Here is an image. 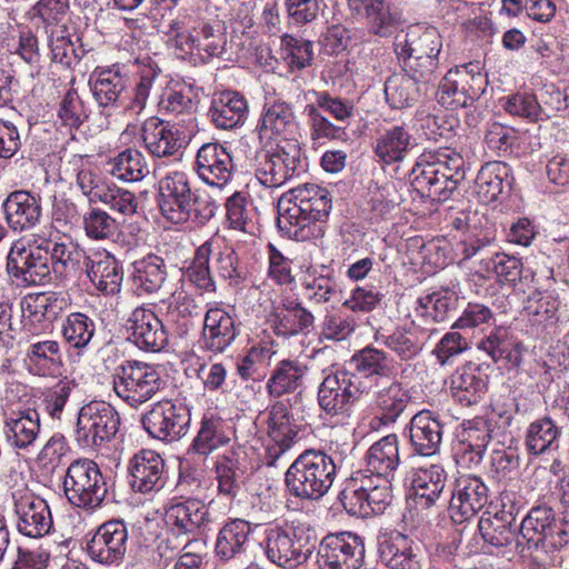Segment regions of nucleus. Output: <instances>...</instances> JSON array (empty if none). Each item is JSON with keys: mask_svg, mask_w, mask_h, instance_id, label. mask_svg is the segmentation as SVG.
Instances as JSON below:
<instances>
[{"mask_svg": "<svg viewBox=\"0 0 569 569\" xmlns=\"http://www.w3.org/2000/svg\"><path fill=\"white\" fill-rule=\"evenodd\" d=\"M108 164L113 177L127 182L140 181L149 173L144 156L133 148L119 152Z\"/></svg>", "mask_w": 569, "mask_h": 569, "instance_id": "nucleus-53", "label": "nucleus"}, {"mask_svg": "<svg viewBox=\"0 0 569 569\" xmlns=\"http://www.w3.org/2000/svg\"><path fill=\"white\" fill-rule=\"evenodd\" d=\"M261 545L272 563L293 569L310 558L316 549V539L302 528L273 527L266 530Z\"/></svg>", "mask_w": 569, "mask_h": 569, "instance_id": "nucleus-9", "label": "nucleus"}, {"mask_svg": "<svg viewBox=\"0 0 569 569\" xmlns=\"http://www.w3.org/2000/svg\"><path fill=\"white\" fill-rule=\"evenodd\" d=\"M248 102L237 91H223L213 98L208 117L217 129L230 130L241 126L248 117Z\"/></svg>", "mask_w": 569, "mask_h": 569, "instance_id": "nucleus-38", "label": "nucleus"}, {"mask_svg": "<svg viewBox=\"0 0 569 569\" xmlns=\"http://www.w3.org/2000/svg\"><path fill=\"white\" fill-rule=\"evenodd\" d=\"M487 389V376L473 363L458 368L450 380L451 395L463 407L480 402Z\"/></svg>", "mask_w": 569, "mask_h": 569, "instance_id": "nucleus-36", "label": "nucleus"}, {"mask_svg": "<svg viewBox=\"0 0 569 569\" xmlns=\"http://www.w3.org/2000/svg\"><path fill=\"white\" fill-rule=\"evenodd\" d=\"M119 426L120 416L110 403L91 401L79 410L76 441L82 449H93L113 438Z\"/></svg>", "mask_w": 569, "mask_h": 569, "instance_id": "nucleus-11", "label": "nucleus"}, {"mask_svg": "<svg viewBox=\"0 0 569 569\" xmlns=\"http://www.w3.org/2000/svg\"><path fill=\"white\" fill-rule=\"evenodd\" d=\"M234 170L232 156L222 144L208 142L198 149L194 171L206 184L222 189L231 181Z\"/></svg>", "mask_w": 569, "mask_h": 569, "instance_id": "nucleus-22", "label": "nucleus"}, {"mask_svg": "<svg viewBox=\"0 0 569 569\" xmlns=\"http://www.w3.org/2000/svg\"><path fill=\"white\" fill-rule=\"evenodd\" d=\"M62 485L67 500L86 510L101 507L108 495L107 482L98 463L87 458L76 459L68 466Z\"/></svg>", "mask_w": 569, "mask_h": 569, "instance_id": "nucleus-8", "label": "nucleus"}, {"mask_svg": "<svg viewBox=\"0 0 569 569\" xmlns=\"http://www.w3.org/2000/svg\"><path fill=\"white\" fill-rule=\"evenodd\" d=\"M129 485L136 492H157L164 487V460L156 451L142 449L128 465Z\"/></svg>", "mask_w": 569, "mask_h": 569, "instance_id": "nucleus-27", "label": "nucleus"}, {"mask_svg": "<svg viewBox=\"0 0 569 569\" xmlns=\"http://www.w3.org/2000/svg\"><path fill=\"white\" fill-rule=\"evenodd\" d=\"M489 489L480 477L465 476L450 491L449 512L455 522L462 523L475 517L487 505Z\"/></svg>", "mask_w": 569, "mask_h": 569, "instance_id": "nucleus-24", "label": "nucleus"}, {"mask_svg": "<svg viewBox=\"0 0 569 569\" xmlns=\"http://www.w3.org/2000/svg\"><path fill=\"white\" fill-rule=\"evenodd\" d=\"M478 529L485 542L496 548L510 546L519 532V526L505 523V521L483 512L478 521Z\"/></svg>", "mask_w": 569, "mask_h": 569, "instance_id": "nucleus-57", "label": "nucleus"}, {"mask_svg": "<svg viewBox=\"0 0 569 569\" xmlns=\"http://www.w3.org/2000/svg\"><path fill=\"white\" fill-rule=\"evenodd\" d=\"M463 164V158L450 149L423 152L410 171V183L422 197L447 201L465 179Z\"/></svg>", "mask_w": 569, "mask_h": 569, "instance_id": "nucleus-2", "label": "nucleus"}, {"mask_svg": "<svg viewBox=\"0 0 569 569\" xmlns=\"http://www.w3.org/2000/svg\"><path fill=\"white\" fill-rule=\"evenodd\" d=\"M363 557L362 539L348 531L326 536L318 549V563L321 569H359Z\"/></svg>", "mask_w": 569, "mask_h": 569, "instance_id": "nucleus-17", "label": "nucleus"}, {"mask_svg": "<svg viewBox=\"0 0 569 569\" xmlns=\"http://www.w3.org/2000/svg\"><path fill=\"white\" fill-rule=\"evenodd\" d=\"M66 306V298L56 292L31 295L22 302V309L38 321L56 319Z\"/></svg>", "mask_w": 569, "mask_h": 569, "instance_id": "nucleus-58", "label": "nucleus"}, {"mask_svg": "<svg viewBox=\"0 0 569 569\" xmlns=\"http://www.w3.org/2000/svg\"><path fill=\"white\" fill-rule=\"evenodd\" d=\"M26 361L34 375L41 377L57 375L63 366L60 343L50 339H31L26 351Z\"/></svg>", "mask_w": 569, "mask_h": 569, "instance_id": "nucleus-41", "label": "nucleus"}, {"mask_svg": "<svg viewBox=\"0 0 569 569\" xmlns=\"http://www.w3.org/2000/svg\"><path fill=\"white\" fill-rule=\"evenodd\" d=\"M300 428L292 420L291 413L283 401H276L269 409L268 437L264 463L278 467L279 461L295 443Z\"/></svg>", "mask_w": 569, "mask_h": 569, "instance_id": "nucleus-18", "label": "nucleus"}, {"mask_svg": "<svg viewBox=\"0 0 569 569\" xmlns=\"http://www.w3.org/2000/svg\"><path fill=\"white\" fill-rule=\"evenodd\" d=\"M7 270L23 286H43L50 282L52 267L49 243L43 247L16 241L8 254Z\"/></svg>", "mask_w": 569, "mask_h": 569, "instance_id": "nucleus-13", "label": "nucleus"}, {"mask_svg": "<svg viewBox=\"0 0 569 569\" xmlns=\"http://www.w3.org/2000/svg\"><path fill=\"white\" fill-rule=\"evenodd\" d=\"M86 273L96 288L104 295L113 296L121 290L123 268L113 254L98 250L84 257Z\"/></svg>", "mask_w": 569, "mask_h": 569, "instance_id": "nucleus-29", "label": "nucleus"}, {"mask_svg": "<svg viewBox=\"0 0 569 569\" xmlns=\"http://www.w3.org/2000/svg\"><path fill=\"white\" fill-rule=\"evenodd\" d=\"M243 456L244 451L241 446H232L223 453L217 456L214 472L220 495L228 498L236 497L239 491L238 481L242 473L240 465Z\"/></svg>", "mask_w": 569, "mask_h": 569, "instance_id": "nucleus-48", "label": "nucleus"}, {"mask_svg": "<svg viewBox=\"0 0 569 569\" xmlns=\"http://www.w3.org/2000/svg\"><path fill=\"white\" fill-rule=\"evenodd\" d=\"M141 421L144 430L152 438L174 442L188 433L191 413L183 403L162 400L153 403L142 416Z\"/></svg>", "mask_w": 569, "mask_h": 569, "instance_id": "nucleus-16", "label": "nucleus"}, {"mask_svg": "<svg viewBox=\"0 0 569 569\" xmlns=\"http://www.w3.org/2000/svg\"><path fill=\"white\" fill-rule=\"evenodd\" d=\"M130 340L141 350L158 352L168 343V332L162 321L146 307H137L130 313L127 323Z\"/></svg>", "mask_w": 569, "mask_h": 569, "instance_id": "nucleus-25", "label": "nucleus"}, {"mask_svg": "<svg viewBox=\"0 0 569 569\" xmlns=\"http://www.w3.org/2000/svg\"><path fill=\"white\" fill-rule=\"evenodd\" d=\"M379 559L390 569H420V560L400 532L382 537L378 542Z\"/></svg>", "mask_w": 569, "mask_h": 569, "instance_id": "nucleus-44", "label": "nucleus"}, {"mask_svg": "<svg viewBox=\"0 0 569 569\" xmlns=\"http://www.w3.org/2000/svg\"><path fill=\"white\" fill-rule=\"evenodd\" d=\"M298 130L297 117L292 106L286 101L277 100L266 103L256 126V133L262 146L273 141L283 140L284 143L296 141L291 139Z\"/></svg>", "mask_w": 569, "mask_h": 569, "instance_id": "nucleus-21", "label": "nucleus"}, {"mask_svg": "<svg viewBox=\"0 0 569 569\" xmlns=\"http://www.w3.org/2000/svg\"><path fill=\"white\" fill-rule=\"evenodd\" d=\"M213 266L217 274L231 287H240L247 279V268L239 261L237 251L231 247L221 248L214 241Z\"/></svg>", "mask_w": 569, "mask_h": 569, "instance_id": "nucleus-56", "label": "nucleus"}, {"mask_svg": "<svg viewBox=\"0 0 569 569\" xmlns=\"http://www.w3.org/2000/svg\"><path fill=\"white\" fill-rule=\"evenodd\" d=\"M193 193L189 176L172 171L160 180L159 208L163 218L172 223L189 221L190 197Z\"/></svg>", "mask_w": 569, "mask_h": 569, "instance_id": "nucleus-19", "label": "nucleus"}, {"mask_svg": "<svg viewBox=\"0 0 569 569\" xmlns=\"http://www.w3.org/2000/svg\"><path fill=\"white\" fill-rule=\"evenodd\" d=\"M281 58L291 70H302L311 66L313 44L311 41L290 34L281 37Z\"/></svg>", "mask_w": 569, "mask_h": 569, "instance_id": "nucleus-60", "label": "nucleus"}, {"mask_svg": "<svg viewBox=\"0 0 569 569\" xmlns=\"http://www.w3.org/2000/svg\"><path fill=\"white\" fill-rule=\"evenodd\" d=\"M251 533V526L242 519L228 521L219 531L216 555L221 560H230L244 552Z\"/></svg>", "mask_w": 569, "mask_h": 569, "instance_id": "nucleus-51", "label": "nucleus"}, {"mask_svg": "<svg viewBox=\"0 0 569 569\" xmlns=\"http://www.w3.org/2000/svg\"><path fill=\"white\" fill-rule=\"evenodd\" d=\"M418 302L422 315H430L436 322H441L458 309L459 297L446 288L419 298Z\"/></svg>", "mask_w": 569, "mask_h": 569, "instance_id": "nucleus-59", "label": "nucleus"}, {"mask_svg": "<svg viewBox=\"0 0 569 569\" xmlns=\"http://www.w3.org/2000/svg\"><path fill=\"white\" fill-rule=\"evenodd\" d=\"M479 271L493 273L499 283L516 287L517 282L522 280L523 267L519 258L496 252L489 259L481 260Z\"/></svg>", "mask_w": 569, "mask_h": 569, "instance_id": "nucleus-55", "label": "nucleus"}, {"mask_svg": "<svg viewBox=\"0 0 569 569\" xmlns=\"http://www.w3.org/2000/svg\"><path fill=\"white\" fill-rule=\"evenodd\" d=\"M448 475L441 465L432 463L413 470L411 478L412 498L417 506L429 509L445 505Z\"/></svg>", "mask_w": 569, "mask_h": 569, "instance_id": "nucleus-26", "label": "nucleus"}, {"mask_svg": "<svg viewBox=\"0 0 569 569\" xmlns=\"http://www.w3.org/2000/svg\"><path fill=\"white\" fill-rule=\"evenodd\" d=\"M475 183L479 199L486 203L493 202L506 187H511V169L502 161L487 162L479 170Z\"/></svg>", "mask_w": 569, "mask_h": 569, "instance_id": "nucleus-43", "label": "nucleus"}, {"mask_svg": "<svg viewBox=\"0 0 569 569\" xmlns=\"http://www.w3.org/2000/svg\"><path fill=\"white\" fill-rule=\"evenodd\" d=\"M96 331L94 322L82 312L70 313L62 326L66 342L74 349H83L91 341Z\"/></svg>", "mask_w": 569, "mask_h": 569, "instance_id": "nucleus-61", "label": "nucleus"}, {"mask_svg": "<svg viewBox=\"0 0 569 569\" xmlns=\"http://www.w3.org/2000/svg\"><path fill=\"white\" fill-rule=\"evenodd\" d=\"M368 391V383L350 370L330 371L319 386L318 403L331 417H347L353 403Z\"/></svg>", "mask_w": 569, "mask_h": 569, "instance_id": "nucleus-10", "label": "nucleus"}, {"mask_svg": "<svg viewBox=\"0 0 569 569\" xmlns=\"http://www.w3.org/2000/svg\"><path fill=\"white\" fill-rule=\"evenodd\" d=\"M212 253H214V240L209 239L197 248L191 262L184 270V277L189 283L202 293L217 291V283L210 269Z\"/></svg>", "mask_w": 569, "mask_h": 569, "instance_id": "nucleus-49", "label": "nucleus"}, {"mask_svg": "<svg viewBox=\"0 0 569 569\" xmlns=\"http://www.w3.org/2000/svg\"><path fill=\"white\" fill-rule=\"evenodd\" d=\"M3 432L14 450L29 451L40 437V415L36 409L12 411L4 419Z\"/></svg>", "mask_w": 569, "mask_h": 569, "instance_id": "nucleus-34", "label": "nucleus"}, {"mask_svg": "<svg viewBox=\"0 0 569 569\" xmlns=\"http://www.w3.org/2000/svg\"><path fill=\"white\" fill-rule=\"evenodd\" d=\"M416 146L409 127L395 124L377 133L372 150L380 163L389 166L403 161Z\"/></svg>", "mask_w": 569, "mask_h": 569, "instance_id": "nucleus-33", "label": "nucleus"}, {"mask_svg": "<svg viewBox=\"0 0 569 569\" xmlns=\"http://www.w3.org/2000/svg\"><path fill=\"white\" fill-rule=\"evenodd\" d=\"M163 386L159 371L147 362L126 360L112 372L114 393L134 409L151 400Z\"/></svg>", "mask_w": 569, "mask_h": 569, "instance_id": "nucleus-7", "label": "nucleus"}, {"mask_svg": "<svg viewBox=\"0 0 569 569\" xmlns=\"http://www.w3.org/2000/svg\"><path fill=\"white\" fill-rule=\"evenodd\" d=\"M128 529L122 520H109L98 527L87 541L90 558L102 565L122 560L127 550Z\"/></svg>", "mask_w": 569, "mask_h": 569, "instance_id": "nucleus-23", "label": "nucleus"}, {"mask_svg": "<svg viewBox=\"0 0 569 569\" xmlns=\"http://www.w3.org/2000/svg\"><path fill=\"white\" fill-rule=\"evenodd\" d=\"M349 366L351 375L358 376L360 381H366L370 387L371 378H390L393 375V360L385 351L372 347H366L356 352Z\"/></svg>", "mask_w": 569, "mask_h": 569, "instance_id": "nucleus-42", "label": "nucleus"}, {"mask_svg": "<svg viewBox=\"0 0 569 569\" xmlns=\"http://www.w3.org/2000/svg\"><path fill=\"white\" fill-rule=\"evenodd\" d=\"M141 137L148 152L156 158L171 157L183 144L182 132L176 126L157 117L143 122Z\"/></svg>", "mask_w": 569, "mask_h": 569, "instance_id": "nucleus-30", "label": "nucleus"}, {"mask_svg": "<svg viewBox=\"0 0 569 569\" xmlns=\"http://www.w3.org/2000/svg\"><path fill=\"white\" fill-rule=\"evenodd\" d=\"M409 391L398 381L380 386L375 392V405L385 425L393 423L409 406Z\"/></svg>", "mask_w": 569, "mask_h": 569, "instance_id": "nucleus-52", "label": "nucleus"}, {"mask_svg": "<svg viewBox=\"0 0 569 569\" xmlns=\"http://www.w3.org/2000/svg\"><path fill=\"white\" fill-rule=\"evenodd\" d=\"M368 476L393 478L400 465L399 441L395 433L388 435L373 445L366 452Z\"/></svg>", "mask_w": 569, "mask_h": 569, "instance_id": "nucleus-40", "label": "nucleus"}, {"mask_svg": "<svg viewBox=\"0 0 569 569\" xmlns=\"http://www.w3.org/2000/svg\"><path fill=\"white\" fill-rule=\"evenodd\" d=\"M529 548L553 552L569 542V531L558 525L553 509L547 505L532 507L519 526Z\"/></svg>", "mask_w": 569, "mask_h": 569, "instance_id": "nucleus-12", "label": "nucleus"}, {"mask_svg": "<svg viewBox=\"0 0 569 569\" xmlns=\"http://www.w3.org/2000/svg\"><path fill=\"white\" fill-rule=\"evenodd\" d=\"M301 167V148L298 141L278 144L272 151L257 157L254 176L266 188H279L298 174Z\"/></svg>", "mask_w": 569, "mask_h": 569, "instance_id": "nucleus-15", "label": "nucleus"}, {"mask_svg": "<svg viewBox=\"0 0 569 569\" xmlns=\"http://www.w3.org/2000/svg\"><path fill=\"white\" fill-rule=\"evenodd\" d=\"M231 438L226 431L222 419L217 417H203L200 428L193 438L188 455L208 457L213 451L230 443Z\"/></svg>", "mask_w": 569, "mask_h": 569, "instance_id": "nucleus-46", "label": "nucleus"}, {"mask_svg": "<svg viewBox=\"0 0 569 569\" xmlns=\"http://www.w3.org/2000/svg\"><path fill=\"white\" fill-rule=\"evenodd\" d=\"M433 82L405 71L392 74L385 83L386 101L392 109L408 108L416 103Z\"/></svg>", "mask_w": 569, "mask_h": 569, "instance_id": "nucleus-39", "label": "nucleus"}, {"mask_svg": "<svg viewBox=\"0 0 569 569\" xmlns=\"http://www.w3.org/2000/svg\"><path fill=\"white\" fill-rule=\"evenodd\" d=\"M337 476L333 459L320 450H305L284 475L288 492L306 501H318L332 487Z\"/></svg>", "mask_w": 569, "mask_h": 569, "instance_id": "nucleus-5", "label": "nucleus"}, {"mask_svg": "<svg viewBox=\"0 0 569 569\" xmlns=\"http://www.w3.org/2000/svg\"><path fill=\"white\" fill-rule=\"evenodd\" d=\"M503 108L508 113L532 122L550 118V114L545 112V109L532 93L518 92L512 94L506 99Z\"/></svg>", "mask_w": 569, "mask_h": 569, "instance_id": "nucleus-63", "label": "nucleus"}, {"mask_svg": "<svg viewBox=\"0 0 569 569\" xmlns=\"http://www.w3.org/2000/svg\"><path fill=\"white\" fill-rule=\"evenodd\" d=\"M154 76L151 71L142 73L132 94L128 90V78L119 66L97 68L90 76V88L98 106L110 112L123 110L140 114L146 106L153 86Z\"/></svg>", "mask_w": 569, "mask_h": 569, "instance_id": "nucleus-4", "label": "nucleus"}, {"mask_svg": "<svg viewBox=\"0 0 569 569\" xmlns=\"http://www.w3.org/2000/svg\"><path fill=\"white\" fill-rule=\"evenodd\" d=\"M442 423L431 411L417 412L407 427L412 451L423 457L437 453L442 440Z\"/></svg>", "mask_w": 569, "mask_h": 569, "instance_id": "nucleus-31", "label": "nucleus"}, {"mask_svg": "<svg viewBox=\"0 0 569 569\" xmlns=\"http://www.w3.org/2000/svg\"><path fill=\"white\" fill-rule=\"evenodd\" d=\"M302 113L307 119V124L310 129V139L313 142L338 139L345 134L343 128L329 121V119L323 116L322 111L313 103L306 104Z\"/></svg>", "mask_w": 569, "mask_h": 569, "instance_id": "nucleus-62", "label": "nucleus"}, {"mask_svg": "<svg viewBox=\"0 0 569 569\" xmlns=\"http://www.w3.org/2000/svg\"><path fill=\"white\" fill-rule=\"evenodd\" d=\"M239 335L234 319L224 309L210 308L203 320L202 339L204 348L214 353L223 352Z\"/></svg>", "mask_w": 569, "mask_h": 569, "instance_id": "nucleus-35", "label": "nucleus"}, {"mask_svg": "<svg viewBox=\"0 0 569 569\" xmlns=\"http://www.w3.org/2000/svg\"><path fill=\"white\" fill-rule=\"evenodd\" d=\"M196 50L202 62L221 58L227 49V32L219 20L199 21L194 26Z\"/></svg>", "mask_w": 569, "mask_h": 569, "instance_id": "nucleus-47", "label": "nucleus"}, {"mask_svg": "<svg viewBox=\"0 0 569 569\" xmlns=\"http://www.w3.org/2000/svg\"><path fill=\"white\" fill-rule=\"evenodd\" d=\"M441 50L442 37L431 26H409L393 40V51L402 71L427 81H436L440 74Z\"/></svg>", "mask_w": 569, "mask_h": 569, "instance_id": "nucleus-3", "label": "nucleus"}, {"mask_svg": "<svg viewBox=\"0 0 569 569\" xmlns=\"http://www.w3.org/2000/svg\"><path fill=\"white\" fill-rule=\"evenodd\" d=\"M331 207L332 198L325 187L305 183L292 188L278 202L279 231L296 241L320 238Z\"/></svg>", "mask_w": 569, "mask_h": 569, "instance_id": "nucleus-1", "label": "nucleus"}, {"mask_svg": "<svg viewBox=\"0 0 569 569\" xmlns=\"http://www.w3.org/2000/svg\"><path fill=\"white\" fill-rule=\"evenodd\" d=\"M268 321L276 336L290 338L308 335L313 329L315 316L297 299L287 298L272 307Z\"/></svg>", "mask_w": 569, "mask_h": 569, "instance_id": "nucleus-28", "label": "nucleus"}, {"mask_svg": "<svg viewBox=\"0 0 569 569\" xmlns=\"http://www.w3.org/2000/svg\"><path fill=\"white\" fill-rule=\"evenodd\" d=\"M486 76L469 67L450 69L440 81L437 101L447 109L471 106L485 92Z\"/></svg>", "mask_w": 569, "mask_h": 569, "instance_id": "nucleus-14", "label": "nucleus"}, {"mask_svg": "<svg viewBox=\"0 0 569 569\" xmlns=\"http://www.w3.org/2000/svg\"><path fill=\"white\" fill-rule=\"evenodd\" d=\"M164 519L179 533H193L204 529L211 521L208 507L197 499L171 503L166 509Z\"/></svg>", "mask_w": 569, "mask_h": 569, "instance_id": "nucleus-37", "label": "nucleus"}, {"mask_svg": "<svg viewBox=\"0 0 569 569\" xmlns=\"http://www.w3.org/2000/svg\"><path fill=\"white\" fill-rule=\"evenodd\" d=\"M6 221L13 231L34 228L41 218V199L27 190H16L2 203Z\"/></svg>", "mask_w": 569, "mask_h": 569, "instance_id": "nucleus-32", "label": "nucleus"}, {"mask_svg": "<svg viewBox=\"0 0 569 569\" xmlns=\"http://www.w3.org/2000/svg\"><path fill=\"white\" fill-rule=\"evenodd\" d=\"M560 430L549 417L531 422L526 431L525 445L529 453L538 456L558 448Z\"/></svg>", "mask_w": 569, "mask_h": 569, "instance_id": "nucleus-54", "label": "nucleus"}, {"mask_svg": "<svg viewBox=\"0 0 569 569\" xmlns=\"http://www.w3.org/2000/svg\"><path fill=\"white\" fill-rule=\"evenodd\" d=\"M391 479L368 476L363 470L355 471L345 480L338 499L351 516L381 515L392 502Z\"/></svg>", "mask_w": 569, "mask_h": 569, "instance_id": "nucleus-6", "label": "nucleus"}, {"mask_svg": "<svg viewBox=\"0 0 569 569\" xmlns=\"http://www.w3.org/2000/svg\"><path fill=\"white\" fill-rule=\"evenodd\" d=\"M307 375V366L298 360L284 359L277 363L266 383L271 398H281L301 388Z\"/></svg>", "mask_w": 569, "mask_h": 569, "instance_id": "nucleus-45", "label": "nucleus"}, {"mask_svg": "<svg viewBox=\"0 0 569 569\" xmlns=\"http://www.w3.org/2000/svg\"><path fill=\"white\" fill-rule=\"evenodd\" d=\"M132 267V282L140 292H157L167 279L164 260L157 254L150 253L134 261Z\"/></svg>", "mask_w": 569, "mask_h": 569, "instance_id": "nucleus-50", "label": "nucleus"}, {"mask_svg": "<svg viewBox=\"0 0 569 569\" xmlns=\"http://www.w3.org/2000/svg\"><path fill=\"white\" fill-rule=\"evenodd\" d=\"M17 530L29 538H41L48 535L53 520L47 501L31 492L13 493Z\"/></svg>", "mask_w": 569, "mask_h": 569, "instance_id": "nucleus-20", "label": "nucleus"}, {"mask_svg": "<svg viewBox=\"0 0 569 569\" xmlns=\"http://www.w3.org/2000/svg\"><path fill=\"white\" fill-rule=\"evenodd\" d=\"M306 298L313 303L321 305L330 301L337 295V282L327 272L309 273L301 283Z\"/></svg>", "mask_w": 569, "mask_h": 569, "instance_id": "nucleus-64", "label": "nucleus"}]
</instances>
